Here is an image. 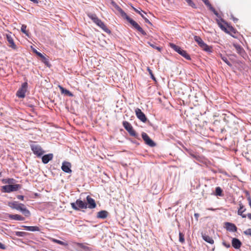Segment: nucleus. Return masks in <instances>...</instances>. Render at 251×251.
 Segmentation results:
<instances>
[{"mask_svg": "<svg viewBox=\"0 0 251 251\" xmlns=\"http://www.w3.org/2000/svg\"><path fill=\"white\" fill-rule=\"evenodd\" d=\"M11 208L20 211L25 216L28 217L30 215V211L25 207L23 203H19L17 201L9 202L8 204Z\"/></svg>", "mask_w": 251, "mask_h": 251, "instance_id": "1", "label": "nucleus"}, {"mask_svg": "<svg viewBox=\"0 0 251 251\" xmlns=\"http://www.w3.org/2000/svg\"><path fill=\"white\" fill-rule=\"evenodd\" d=\"M72 208L75 210H79L80 209H86L87 208L86 202L80 199L77 200L75 202L71 203Z\"/></svg>", "mask_w": 251, "mask_h": 251, "instance_id": "2", "label": "nucleus"}, {"mask_svg": "<svg viewBox=\"0 0 251 251\" xmlns=\"http://www.w3.org/2000/svg\"><path fill=\"white\" fill-rule=\"evenodd\" d=\"M170 47L178 53L182 55L187 60H190L191 57L190 55L186 52V51L183 50L178 46L176 45L173 43H170Z\"/></svg>", "mask_w": 251, "mask_h": 251, "instance_id": "3", "label": "nucleus"}, {"mask_svg": "<svg viewBox=\"0 0 251 251\" xmlns=\"http://www.w3.org/2000/svg\"><path fill=\"white\" fill-rule=\"evenodd\" d=\"M133 26V28L139 31L142 34L146 35V32L142 29V28L133 20L131 19L129 16H127L125 18Z\"/></svg>", "mask_w": 251, "mask_h": 251, "instance_id": "4", "label": "nucleus"}, {"mask_svg": "<svg viewBox=\"0 0 251 251\" xmlns=\"http://www.w3.org/2000/svg\"><path fill=\"white\" fill-rule=\"evenodd\" d=\"M20 188L21 186L19 184L6 185L2 187V190L5 193H10L17 191Z\"/></svg>", "mask_w": 251, "mask_h": 251, "instance_id": "5", "label": "nucleus"}, {"mask_svg": "<svg viewBox=\"0 0 251 251\" xmlns=\"http://www.w3.org/2000/svg\"><path fill=\"white\" fill-rule=\"evenodd\" d=\"M123 125L124 127V128L128 131V132L129 133V134L132 136H134L136 138L137 137L138 134L135 132V131L133 129V127L127 121H124L123 122Z\"/></svg>", "mask_w": 251, "mask_h": 251, "instance_id": "6", "label": "nucleus"}, {"mask_svg": "<svg viewBox=\"0 0 251 251\" xmlns=\"http://www.w3.org/2000/svg\"><path fill=\"white\" fill-rule=\"evenodd\" d=\"M28 84L27 82H25L22 84L21 87L18 90L16 95L20 98H24L25 97V94L27 91Z\"/></svg>", "mask_w": 251, "mask_h": 251, "instance_id": "7", "label": "nucleus"}, {"mask_svg": "<svg viewBox=\"0 0 251 251\" xmlns=\"http://www.w3.org/2000/svg\"><path fill=\"white\" fill-rule=\"evenodd\" d=\"M194 38L195 41L204 50L206 51H211L210 48L203 41L200 37L195 36Z\"/></svg>", "mask_w": 251, "mask_h": 251, "instance_id": "8", "label": "nucleus"}, {"mask_svg": "<svg viewBox=\"0 0 251 251\" xmlns=\"http://www.w3.org/2000/svg\"><path fill=\"white\" fill-rule=\"evenodd\" d=\"M31 149L33 153L36 154L38 156H40L43 154L44 151L41 148V147L36 144L31 145Z\"/></svg>", "mask_w": 251, "mask_h": 251, "instance_id": "9", "label": "nucleus"}, {"mask_svg": "<svg viewBox=\"0 0 251 251\" xmlns=\"http://www.w3.org/2000/svg\"><path fill=\"white\" fill-rule=\"evenodd\" d=\"M142 137L147 145L151 147L155 146V143L149 137L146 133L143 132L142 134Z\"/></svg>", "mask_w": 251, "mask_h": 251, "instance_id": "10", "label": "nucleus"}, {"mask_svg": "<svg viewBox=\"0 0 251 251\" xmlns=\"http://www.w3.org/2000/svg\"><path fill=\"white\" fill-rule=\"evenodd\" d=\"M240 207L238 210V214L241 216L242 218H246V216L251 220V213H248L247 215L243 214V213L246 211V209L244 207L242 203L239 204Z\"/></svg>", "mask_w": 251, "mask_h": 251, "instance_id": "11", "label": "nucleus"}, {"mask_svg": "<svg viewBox=\"0 0 251 251\" xmlns=\"http://www.w3.org/2000/svg\"><path fill=\"white\" fill-rule=\"evenodd\" d=\"M135 113L137 117L142 122L145 123L147 121V118L144 113L139 108L135 109Z\"/></svg>", "mask_w": 251, "mask_h": 251, "instance_id": "12", "label": "nucleus"}, {"mask_svg": "<svg viewBox=\"0 0 251 251\" xmlns=\"http://www.w3.org/2000/svg\"><path fill=\"white\" fill-rule=\"evenodd\" d=\"M87 208L90 209L95 208L96 207V204L95 200L89 196L86 197Z\"/></svg>", "mask_w": 251, "mask_h": 251, "instance_id": "13", "label": "nucleus"}, {"mask_svg": "<svg viewBox=\"0 0 251 251\" xmlns=\"http://www.w3.org/2000/svg\"><path fill=\"white\" fill-rule=\"evenodd\" d=\"M71 167V164L70 162H64L62 163L61 169L63 170V171H64L65 173H71L72 172Z\"/></svg>", "mask_w": 251, "mask_h": 251, "instance_id": "14", "label": "nucleus"}, {"mask_svg": "<svg viewBox=\"0 0 251 251\" xmlns=\"http://www.w3.org/2000/svg\"><path fill=\"white\" fill-rule=\"evenodd\" d=\"M97 25L107 33H110V31L107 28L104 24L98 18L95 22H94Z\"/></svg>", "mask_w": 251, "mask_h": 251, "instance_id": "15", "label": "nucleus"}, {"mask_svg": "<svg viewBox=\"0 0 251 251\" xmlns=\"http://www.w3.org/2000/svg\"><path fill=\"white\" fill-rule=\"evenodd\" d=\"M225 228L227 230L230 232H236L237 230V227L234 224L229 222L225 223Z\"/></svg>", "mask_w": 251, "mask_h": 251, "instance_id": "16", "label": "nucleus"}, {"mask_svg": "<svg viewBox=\"0 0 251 251\" xmlns=\"http://www.w3.org/2000/svg\"><path fill=\"white\" fill-rule=\"evenodd\" d=\"M242 243L241 241L237 238H233L232 240V246L236 249H238L241 247Z\"/></svg>", "mask_w": 251, "mask_h": 251, "instance_id": "17", "label": "nucleus"}, {"mask_svg": "<svg viewBox=\"0 0 251 251\" xmlns=\"http://www.w3.org/2000/svg\"><path fill=\"white\" fill-rule=\"evenodd\" d=\"M53 158V154L52 153H49L44 155L42 158V162L44 164H47L50 160Z\"/></svg>", "mask_w": 251, "mask_h": 251, "instance_id": "18", "label": "nucleus"}, {"mask_svg": "<svg viewBox=\"0 0 251 251\" xmlns=\"http://www.w3.org/2000/svg\"><path fill=\"white\" fill-rule=\"evenodd\" d=\"M202 239L206 242L210 244H213L214 243V240L213 239H212V237L209 236L208 235L204 234H202Z\"/></svg>", "mask_w": 251, "mask_h": 251, "instance_id": "19", "label": "nucleus"}, {"mask_svg": "<svg viewBox=\"0 0 251 251\" xmlns=\"http://www.w3.org/2000/svg\"><path fill=\"white\" fill-rule=\"evenodd\" d=\"M6 38L8 43L10 44V47L15 49L16 48V46L15 44L12 37L10 35H7Z\"/></svg>", "mask_w": 251, "mask_h": 251, "instance_id": "20", "label": "nucleus"}, {"mask_svg": "<svg viewBox=\"0 0 251 251\" xmlns=\"http://www.w3.org/2000/svg\"><path fill=\"white\" fill-rule=\"evenodd\" d=\"M108 212L105 210H101L98 213L97 218L105 219L107 217Z\"/></svg>", "mask_w": 251, "mask_h": 251, "instance_id": "21", "label": "nucleus"}, {"mask_svg": "<svg viewBox=\"0 0 251 251\" xmlns=\"http://www.w3.org/2000/svg\"><path fill=\"white\" fill-rule=\"evenodd\" d=\"M25 228L26 230L31 231H40V228L36 226H23Z\"/></svg>", "mask_w": 251, "mask_h": 251, "instance_id": "22", "label": "nucleus"}, {"mask_svg": "<svg viewBox=\"0 0 251 251\" xmlns=\"http://www.w3.org/2000/svg\"><path fill=\"white\" fill-rule=\"evenodd\" d=\"M10 218L11 219L18 221H24L25 220L24 217L18 214L11 215H10Z\"/></svg>", "mask_w": 251, "mask_h": 251, "instance_id": "23", "label": "nucleus"}, {"mask_svg": "<svg viewBox=\"0 0 251 251\" xmlns=\"http://www.w3.org/2000/svg\"><path fill=\"white\" fill-rule=\"evenodd\" d=\"M115 8L120 12L122 17L125 18L127 15V14L122 10V9L117 4H115Z\"/></svg>", "mask_w": 251, "mask_h": 251, "instance_id": "24", "label": "nucleus"}, {"mask_svg": "<svg viewBox=\"0 0 251 251\" xmlns=\"http://www.w3.org/2000/svg\"><path fill=\"white\" fill-rule=\"evenodd\" d=\"M59 87L62 93L66 94L71 97H72L73 96V94L71 92H70L69 90L64 89L63 87L61 86H59Z\"/></svg>", "mask_w": 251, "mask_h": 251, "instance_id": "25", "label": "nucleus"}, {"mask_svg": "<svg viewBox=\"0 0 251 251\" xmlns=\"http://www.w3.org/2000/svg\"><path fill=\"white\" fill-rule=\"evenodd\" d=\"M223 190L220 187H217L215 189V195L217 196H223Z\"/></svg>", "mask_w": 251, "mask_h": 251, "instance_id": "26", "label": "nucleus"}, {"mask_svg": "<svg viewBox=\"0 0 251 251\" xmlns=\"http://www.w3.org/2000/svg\"><path fill=\"white\" fill-rule=\"evenodd\" d=\"M26 25H23L21 26V31L25 33L26 36H29L28 32L26 30Z\"/></svg>", "mask_w": 251, "mask_h": 251, "instance_id": "27", "label": "nucleus"}, {"mask_svg": "<svg viewBox=\"0 0 251 251\" xmlns=\"http://www.w3.org/2000/svg\"><path fill=\"white\" fill-rule=\"evenodd\" d=\"M221 59L229 66L231 67L232 66V64L228 61L227 57L226 56L221 55Z\"/></svg>", "mask_w": 251, "mask_h": 251, "instance_id": "28", "label": "nucleus"}, {"mask_svg": "<svg viewBox=\"0 0 251 251\" xmlns=\"http://www.w3.org/2000/svg\"><path fill=\"white\" fill-rule=\"evenodd\" d=\"M88 16L93 21L95 22L98 19V17L95 14L88 13Z\"/></svg>", "mask_w": 251, "mask_h": 251, "instance_id": "29", "label": "nucleus"}, {"mask_svg": "<svg viewBox=\"0 0 251 251\" xmlns=\"http://www.w3.org/2000/svg\"><path fill=\"white\" fill-rule=\"evenodd\" d=\"M26 233L23 231H16L15 235L18 237H24Z\"/></svg>", "mask_w": 251, "mask_h": 251, "instance_id": "30", "label": "nucleus"}, {"mask_svg": "<svg viewBox=\"0 0 251 251\" xmlns=\"http://www.w3.org/2000/svg\"><path fill=\"white\" fill-rule=\"evenodd\" d=\"M188 5L193 8H196V6L195 4L192 1V0H185Z\"/></svg>", "mask_w": 251, "mask_h": 251, "instance_id": "31", "label": "nucleus"}, {"mask_svg": "<svg viewBox=\"0 0 251 251\" xmlns=\"http://www.w3.org/2000/svg\"><path fill=\"white\" fill-rule=\"evenodd\" d=\"M179 241L181 243L184 242V234L181 232H179Z\"/></svg>", "mask_w": 251, "mask_h": 251, "instance_id": "32", "label": "nucleus"}, {"mask_svg": "<svg viewBox=\"0 0 251 251\" xmlns=\"http://www.w3.org/2000/svg\"><path fill=\"white\" fill-rule=\"evenodd\" d=\"M134 10L137 13L139 14L141 16H142V15H144L145 14H146V13L144 12L143 10H141V11L138 10L137 9L134 8V7H133Z\"/></svg>", "mask_w": 251, "mask_h": 251, "instance_id": "33", "label": "nucleus"}, {"mask_svg": "<svg viewBox=\"0 0 251 251\" xmlns=\"http://www.w3.org/2000/svg\"><path fill=\"white\" fill-rule=\"evenodd\" d=\"M244 234L247 235H250L251 236V228H249L244 231Z\"/></svg>", "mask_w": 251, "mask_h": 251, "instance_id": "34", "label": "nucleus"}, {"mask_svg": "<svg viewBox=\"0 0 251 251\" xmlns=\"http://www.w3.org/2000/svg\"><path fill=\"white\" fill-rule=\"evenodd\" d=\"M202 1L205 3V4L206 6H207L209 7V8L210 7V6H212L211 4L210 3L208 0H202Z\"/></svg>", "mask_w": 251, "mask_h": 251, "instance_id": "35", "label": "nucleus"}, {"mask_svg": "<svg viewBox=\"0 0 251 251\" xmlns=\"http://www.w3.org/2000/svg\"><path fill=\"white\" fill-rule=\"evenodd\" d=\"M209 9L211 11H212L215 15H216L217 17H218V12L215 10V9L212 6H210V7L209 8Z\"/></svg>", "mask_w": 251, "mask_h": 251, "instance_id": "36", "label": "nucleus"}, {"mask_svg": "<svg viewBox=\"0 0 251 251\" xmlns=\"http://www.w3.org/2000/svg\"><path fill=\"white\" fill-rule=\"evenodd\" d=\"M236 48V49H237L238 52L239 53L241 54L242 52H243V51H244L243 49L241 47L237 46Z\"/></svg>", "mask_w": 251, "mask_h": 251, "instance_id": "37", "label": "nucleus"}, {"mask_svg": "<svg viewBox=\"0 0 251 251\" xmlns=\"http://www.w3.org/2000/svg\"><path fill=\"white\" fill-rule=\"evenodd\" d=\"M219 26L221 27V28L223 30L225 31L226 33H228V31H227V29L224 25H223L222 24H219Z\"/></svg>", "mask_w": 251, "mask_h": 251, "instance_id": "38", "label": "nucleus"}, {"mask_svg": "<svg viewBox=\"0 0 251 251\" xmlns=\"http://www.w3.org/2000/svg\"><path fill=\"white\" fill-rule=\"evenodd\" d=\"M222 244L224 246H225L227 248H229L230 247V245L229 243H226L225 241H223Z\"/></svg>", "mask_w": 251, "mask_h": 251, "instance_id": "39", "label": "nucleus"}, {"mask_svg": "<svg viewBox=\"0 0 251 251\" xmlns=\"http://www.w3.org/2000/svg\"><path fill=\"white\" fill-rule=\"evenodd\" d=\"M54 241L55 242V243H58V244L59 245H65V243L61 241H60V240H56V239H54Z\"/></svg>", "mask_w": 251, "mask_h": 251, "instance_id": "40", "label": "nucleus"}, {"mask_svg": "<svg viewBox=\"0 0 251 251\" xmlns=\"http://www.w3.org/2000/svg\"><path fill=\"white\" fill-rule=\"evenodd\" d=\"M142 17L145 20L146 23L151 24V23L150 22L148 19L145 17L144 15H142Z\"/></svg>", "mask_w": 251, "mask_h": 251, "instance_id": "41", "label": "nucleus"}, {"mask_svg": "<svg viewBox=\"0 0 251 251\" xmlns=\"http://www.w3.org/2000/svg\"><path fill=\"white\" fill-rule=\"evenodd\" d=\"M35 52L39 56H40V57L41 58H44V55L40 52H38L37 51H35Z\"/></svg>", "mask_w": 251, "mask_h": 251, "instance_id": "42", "label": "nucleus"}, {"mask_svg": "<svg viewBox=\"0 0 251 251\" xmlns=\"http://www.w3.org/2000/svg\"><path fill=\"white\" fill-rule=\"evenodd\" d=\"M247 200L249 202V205L251 207V198L250 196L248 197Z\"/></svg>", "mask_w": 251, "mask_h": 251, "instance_id": "43", "label": "nucleus"}, {"mask_svg": "<svg viewBox=\"0 0 251 251\" xmlns=\"http://www.w3.org/2000/svg\"><path fill=\"white\" fill-rule=\"evenodd\" d=\"M150 44V46H151L152 48H155L157 50H161L160 48H159L158 47H155L153 44Z\"/></svg>", "mask_w": 251, "mask_h": 251, "instance_id": "44", "label": "nucleus"}, {"mask_svg": "<svg viewBox=\"0 0 251 251\" xmlns=\"http://www.w3.org/2000/svg\"><path fill=\"white\" fill-rule=\"evenodd\" d=\"M0 249H5V246L0 242Z\"/></svg>", "mask_w": 251, "mask_h": 251, "instance_id": "45", "label": "nucleus"}, {"mask_svg": "<svg viewBox=\"0 0 251 251\" xmlns=\"http://www.w3.org/2000/svg\"><path fill=\"white\" fill-rule=\"evenodd\" d=\"M17 198L19 200H24V197L22 195H18Z\"/></svg>", "mask_w": 251, "mask_h": 251, "instance_id": "46", "label": "nucleus"}, {"mask_svg": "<svg viewBox=\"0 0 251 251\" xmlns=\"http://www.w3.org/2000/svg\"><path fill=\"white\" fill-rule=\"evenodd\" d=\"M194 216H195V217L197 219H198V218L199 217V214H198V213H195V214H194Z\"/></svg>", "mask_w": 251, "mask_h": 251, "instance_id": "47", "label": "nucleus"}, {"mask_svg": "<svg viewBox=\"0 0 251 251\" xmlns=\"http://www.w3.org/2000/svg\"><path fill=\"white\" fill-rule=\"evenodd\" d=\"M148 71H149V72L150 74L151 75H152V73L151 70L149 68H148Z\"/></svg>", "mask_w": 251, "mask_h": 251, "instance_id": "48", "label": "nucleus"}, {"mask_svg": "<svg viewBox=\"0 0 251 251\" xmlns=\"http://www.w3.org/2000/svg\"><path fill=\"white\" fill-rule=\"evenodd\" d=\"M151 76L152 78H153V79H155V78H154V76H153V75H151Z\"/></svg>", "mask_w": 251, "mask_h": 251, "instance_id": "49", "label": "nucleus"}, {"mask_svg": "<svg viewBox=\"0 0 251 251\" xmlns=\"http://www.w3.org/2000/svg\"><path fill=\"white\" fill-rule=\"evenodd\" d=\"M11 181H10V180H9V181H8V183H10Z\"/></svg>", "mask_w": 251, "mask_h": 251, "instance_id": "50", "label": "nucleus"}, {"mask_svg": "<svg viewBox=\"0 0 251 251\" xmlns=\"http://www.w3.org/2000/svg\"><path fill=\"white\" fill-rule=\"evenodd\" d=\"M1 175V173L0 172V175Z\"/></svg>", "mask_w": 251, "mask_h": 251, "instance_id": "51", "label": "nucleus"}]
</instances>
